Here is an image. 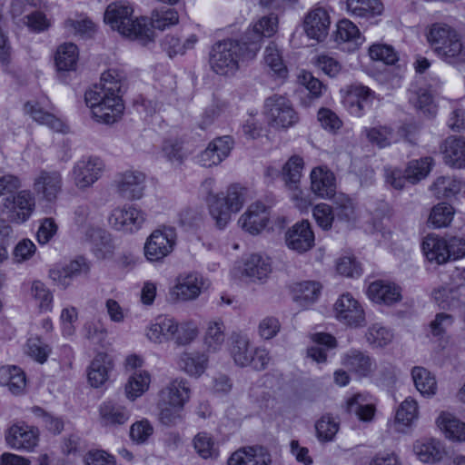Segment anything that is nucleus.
Wrapping results in <instances>:
<instances>
[{"instance_id":"6","label":"nucleus","mask_w":465,"mask_h":465,"mask_svg":"<svg viewBox=\"0 0 465 465\" xmlns=\"http://www.w3.org/2000/svg\"><path fill=\"white\" fill-rule=\"evenodd\" d=\"M264 114L269 124L277 129L290 128L299 121L292 102L279 94L272 95L265 100Z\"/></svg>"},{"instance_id":"25","label":"nucleus","mask_w":465,"mask_h":465,"mask_svg":"<svg viewBox=\"0 0 465 465\" xmlns=\"http://www.w3.org/2000/svg\"><path fill=\"white\" fill-rule=\"evenodd\" d=\"M330 25V15L323 7L313 8L304 19L306 35L318 42L322 41L327 36Z\"/></svg>"},{"instance_id":"60","label":"nucleus","mask_w":465,"mask_h":465,"mask_svg":"<svg viewBox=\"0 0 465 465\" xmlns=\"http://www.w3.org/2000/svg\"><path fill=\"white\" fill-rule=\"evenodd\" d=\"M365 338L370 346L381 348L388 345L392 341L393 334L386 327L375 323L368 328Z\"/></svg>"},{"instance_id":"44","label":"nucleus","mask_w":465,"mask_h":465,"mask_svg":"<svg viewBox=\"0 0 465 465\" xmlns=\"http://www.w3.org/2000/svg\"><path fill=\"white\" fill-rule=\"evenodd\" d=\"M208 357L204 353L183 352L180 355L179 367L191 376H200L205 371Z\"/></svg>"},{"instance_id":"28","label":"nucleus","mask_w":465,"mask_h":465,"mask_svg":"<svg viewBox=\"0 0 465 465\" xmlns=\"http://www.w3.org/2000/svg\"><path fill=\"white\" fill-rule=\"evenodd\" d=\"M333 210L336 225L347 229L351 228L359 218L358 210L353 200L343 193H337L333 197Z\"/></svg>"},{"instance_id":"30","label":"nucleus","mask_w":465,"mask_h":465,"mask_svg":"<svg viewBox=\"0 0 465 465\" xmlns=\"http://www.w3.org/2000/svg\"><path fill=\"white\" fill-rule=\"evenodd\" d=\"M191 390L188 382L183 379H174L164 386L159 392V401L164 404L185 405L189 401Z\"/></svg>"},{"instance_id":"27","label":"nucleus","mask_w":465,"mask_h":465,"mask_svg":"<svg viewBox=\"0 0 465 465\" xmlns=\"http://www.w3.org/2000/svg\"><path fill=\"white\" fill-rule=\"evenodd\" d=\"M333 40L339 45H344L348 51L356 50L364 41L358 26L349 19H341L336 25Z\"/></svg>"},{"instance_id":"15","label":"nucleus","mask_w":465,"mask_h":465,"mask_svg":"<svg viewBox=\"0 0 465 465\" xmlns=\"http://www.w3.org/2000/svg\"><path fill=\"white\" fill-rule=\"evenodd\" d=\"M285 244L288 249L303 254L314 247L315 236L308 221L297 222L285 232Z\"/></svg>"},{"instance_id":"34","label":"nucleus","mask_w":465,"mask_h":465,"mask_svg":"<svg viewBox=\"0 0 465 465\" xmlns=\"http://www.w3.org/2000/svg\"><path fill=\"white\" fill-rule=\"evenodd\" d=\"M444 163L453 168L465 167V138L449 137L442 146Z\"/></svg>"},{"instance_id":"53","label":"nucleus","mask_w":465,"mask_h":465,"mask_svg":"<svg viewBox=\"0 0 465 465\" xmlns=\"http://www.w3.org/2000/svg\"><path fill=\"white\" fill-rule=\"evenodd\" d=\"M263 61L270 70L280 77H284L287 74L286 65L283 63L282 55L278 46L271 42L264 50Z\"/></svg>"},{"instance_id":"55","label":"nucleus","mask_w":465,"mask_h":465,"mask_svg":"<svg viewBox=\"0 0 465 465\" xmlns=\"http://www.w3.org/2000/svg\"><path fill=\"white\" fill-rule=\"evenodd\" d=\"M347 410L363 421L371 420L375 411L374 406L367 403L366 397L360 393L353 395L348 400Z\"/></svg>"},{"instance_id":"64","label":"nucleus","mask_w":465,"mask_h":465,"mask_svg":"<svg viewBox=\"0 0 465 465\" xmlns=\"http://www.w3.org/2000/svg\"><path fill=\"white\" fill-rule=\"evenodd\" d=\"M159 420L165 426H174L183 420L182 412L183 406L164 404L158 401Z\"/></svg>"},{"instance_id":"57","label":"nucleus","mask_w":465,"mask_h":465,"mask_svg":"<svg viewBox=\"0 0 465 465\" xmlns=\"http://www.w3.org/2000/svg\"><path fill=\"white\" fill-rule=\"evenodd\" d=\"M455 214L453 206L447 203H440L432 207L429 223L435 228L447 227L450 224Z\"/></svg>"},{"instance_id":"16","label":"nucleus","mask_w":465,"mask_h":465,"mask_svg":"<svg viewBox=\"0 0 465 465\" xmlns=\"http://www.w3.org/2000/svg\"><path fill=\"white\" fill-rule=\"evenodd\" d=\"M345 370L358 378L371 377L376 370L375 360L367 352L359 349H350L341 357Z\"/></svg>"},{"instance_id":"22","label":"nucleus","mask_w":465,"mask_h":465,"mask_svg":"<svg viewBox=\"0 0 465 465\" xmlns=\"http://www.w3.org/2000/svg\"><path fill=\"white\" fill-rule=\"evenodd\" d=\"M48 108L49 101L46 98L41 101H30L25 104V112L35 122L55 132H64L65 125L63 121L50 113Z\"/></svg>"},{"instance_id":"21","label":"nucleus","mask_w":465,"mask_h":465,"mask_svg":"<svg viewBox=\"0 0 465 465\" xmlns=\"http://www.w3.org/2000/svg\"><path fill=\"white\" fill-rule=\"evenodd\" d=\"M272 456L262 446L242 447L232 453L227 465H271Z\"/></svg>"},{"instance_id":"42","label":"nucleus","mask_w":465,"mask_h":465,"mask_svg":"<svg viewBox=\"0 0 465 465\" xmlns=\"http://www.w3.org/2000/svg\"><path fill=\"white\" fill-rule=\"evenodd\" d=\"M322 285L318 282L305 281L293 286V299L302 306H307L318 300Z\"/></svg>"},{"instance_id":"35","label":"nucleus","mask_w":465,"mask_h":465,"mask_svg":"<svg viewBox=\"0 0 465 465\" xmlns=\"http://www.w3.org/2000/svg\"><path fill=\"white\" fill-rule=\"evenodd\" d=\"M334 175L327 169L318 167L311 173V187L312 192L322 198L334 197Z\"/></svg>"},{"instance_id":"33","label":"nucleus","mask_w":465,"mask_h":465,"mask_svg":"<svg viewBox=\"0 0 465 465\" xmlns=\"http://www.w3.org/2000/svg\"><path fill=\"white\" fill-rule=\"evenodd\" d=\"M0 386L6 387L14 395H22L26 388L25 373L15 365L1 366Z\"/></svg>"},{"instance_id":"36","label":"nucleus","mask_w":465,"mask_h":465,"mask_svg":"<svg viewBox=\"0 0 465 465\" xmlns=\"http://www.w3.org/2000/svg\"><path fill=\"white\" fill-rule=\"evenodd\" d=\"M369 298L376 303L391 305L401 300V292L398 286L392 283L376 281L368 288Z\"/></svg>"},{"instance_id":"54","label":"nucleus","mask_w":465,"mask_h":465,"mask_svg":"<svg viewBox=\"0 0 465 465\" xmlns=\"http://www.w3.org/2000/svg\"><path fill=\"white\" fill-rule=\"evenodd\" d=\"M462 291H465V287H442L433 292V298L439 307L450 310L459 307Z\"/></svg>"},{"instance_id":"1","label":"nucleus","mask_w":465,"mask_h":465,"mask_svg":"<svg viewBox=\"0 0 465 465\" xmlns=\"http://www.w3.org/2000/svg\"><path fill=\"white\" fill-rule=\"evenodd\" d=\"M123 76L114 69L104 72L101 83L84 94L86 105L99 123L114 124L121 119L124 105L120 94Z\"/></svg>"},{"instance_id":"40","label":"nucleus","mask_w":465,"mask_h":465,"mask_svg":"<svg viewBox=\"0 0 465 465\" xmlns=\"http://www.w3.org/2000/svg\"><path fill=\"white\" fill-rule=\"evenodd\" d=\"M463 183L454 176L442 175L430 186L431 193L439 199L451 198L462 191Z\"/></svg>"},{"instance_id":"10","label":"nucleus","mask_w":465,"mask_h":465,"mask_svg":"<svg viewBox=\"0 0 465 465\" xmlns=\"http://www.w3.org/2000/svg\"><path fill=\"white\" fill-rule=\"evenodd\" d=\"M333 312L336 320L348 327L360 328L366 324L365 312L361 304L349 292L337 299Z\"/></svg>"},{"instance_id":"11","label":"nucleus","mask_w":465,"mask_h":465,"mask_svg":"<svg viewBox=\"0 0 465 465\" xmlns=\"http://www.w3.org/2000/svg\"><path fill=\"white\" fill-rule=\"evenodd\" d=\"M2 205L11 222L24 223L35 210V199L29 190H22L13 196L4 198Z\"/></svg>"},{"instance_id":"17","label":"nucleus","mask_w":465,"mask_h":465,"mask_svg":"<svg viewBox=\"0 0 465 465\" xmlns=\"http://www.w3.org/2000/svg\"><path fill=\"white\" fill-rule=\"evenodd\" d=\"M203 286V277L196 272L179 275L170 290V296L173 301H192L200 295Z\"/></svg>"},{"instance_id":"32","label":"nucleus","mask_w":465,"mask_h":465,"mask_svg":"<svg viewBox=\"0 0 465 465\" xmlns=\"http://www.w3.org/2000/svg\"><path fill=\"white\" fill-rule=\"evenodd\" d=\"M177 322L171 317L160 315L148 326L146 336L155 343H163L174 338Z\"/></svg>"},{"instance_id":"14","label":"nucleus","mask_w":465,"mask_h":465,"mask_svg":"<svg viewBox=\"0 0 465 465\" xmlns=\"http://www.w3.org/2000/svg\"><path fill=\"white\" fill-rule=\"evenodd\" d=\"M103 162L96 157L83 158L77 161L72 170V180L79 190L91 187L101 177Z\"/></svg>"},{"instance_id":"37","label":"nucleus","mask_w":465,"mask_h":465,"mask_svg":"<svg viewBox=\"0 0 465 465\" xmlns=\"http://www.w3.org/2000/svg\"><path fill=\"white\" fill-rule=\"evenodd\" d=\"M447 239L436 234H429L422 242V251L430 262L442 264L448 262Z\"/></svg>"},{"instance_id":"49","label":"nucleus","mask_w":465,"mask_h":465,"mask_svg":"<svg viewBox=\"0 0 465 465\" xmlns=\"http://www.w3.org/2000/svg\"><path fill=\"white\" fill-rule=\"evenodd\" d=\"M438 425L447 438L453 440H465V423L450 413H442L437 420Z\"/></svg>"},{"instance_id":"48","label":"nucleus","mask_w":465,"mask_h":465,"mask_svg":"<svg viewBox=\"0 0 465 465\" xmlns=\"http://www.w3.org/2000/svg\"><path fill=\"white\" fill-rule=\"evenodd\" d=\"M29 294L35 302L41 312H51L53 308V293L49 288L41 281L35 280L31 282Z\"/></svg>"},{"instance_id":"43","label":"nucleus","mask_w":465,"mask_h":465,"mask_svg":"<svg viewBox=\"0 0 465 465\" xmlns=\"http://www.w3.org/2000/svg\"><path fill=\"white\" fill-rule=\"evenodd\" d=\"M78 48L73 43H64L58 46L54 61L59 71H72L76 67L78 61Z\"/></svg>"},{"instance_id":"2","label":"nucleus","mask_w":465,"mask_h":465,"mask_svg":"<svg viewBox=\"0 0 465 465\" xmlns=\"http://www.w3.org/2000/svg\"><path fill=\"white\" fill-rule=\"evenodd\" d=\"M133 14L134 9L129 4L114 2L106 7L104 20L122 36L147 45L153 41L154 32L149 26L147 18H134Z\"/></svg>"},{"instance_id":"56","label":"nucleus","mask_w":465,"mask_h":465,"mask_svg":"<svg viewBox=\"0 0 465 465\" xmlns=\"http://www.w3.org/2000/svg\"><path fill=\"white\" fill-rule=\"evenodd\" d=\"M433 165V160L430 157H424L419 160H412L408 163L405 169L409 183L415 184L420 180L426 178Z\"/></svg>"},{"instance_id":"51","label":"nucleus","mask_w":465,"mask_h":465,"mask_svg":"<svg viewBox=\"0 0 465 465\" xmlns=\"http://www.w3.org/2000/svg\"><path fill=\"white\" fill-rule=\"evenodd\" d=\"M412 380L416 389L422 394L431 396L436 393L437 382L435 377L423 367H414L411 371Z\"/></svg>"},{"instance_id":"58","label":"nucleus","mask_w":465,"mask_h":465,"mask_svg":"<svg viewBox=\"0 0 465 465\" xmlns=\"http://www.w3.org/2000/svg\"><path fill=\"white\" fill-rule=\"evenodd\" d=\"M339 429V422L330 415L322 416L315 424L316 435L321 442L332 441Z\"/></svg>"},{"instance_id":"52","label":"nucleus","mask_w":465,"mask_h":465,"mask_svg":"<svg viewBox=\"0 0 465 465\" xmlns=\"http://www.w3.org/2000/svg\"><path fill=\"white\" fill-rule=\"evenodd\" d=\"M303 160L298 155L292 156L282 167V176L289 188H295L300 182L303 169Z\"/></svg>"},{"instance_id":"61","label":"nucleus","mask_w":465,"mask_h":465,"mask_svg":"<svg viewBox=\"0 0 465 465\" xmlns=\"http://www.w3.org/2000/svg\"><path fill=\"white\" fill-rule=\"evenodd\" d=\"M195 451L203 459H213L218 456V448L213 438L206 432H199L193 438Z\"/></svg>"},{"instance_id":"47","label":"nucleus","mask_w":465,"mask_h":465,"mask_svg":"<svg viewBox=\"0 0 465 465\" xmlns=\"http://www.w3.org/2000/svg\"><path fill=\"white\" fill-rule=\"evenodd\" d=\"M225 341V325L220 320H214L208 322L204 334V343L209 351H218Z\"/></svg>"},{"instance_id":"50","label":"nucleus","mask_w":465,"mask_h":465,"mask_svg":"<svg viewBox=\"0 0 465 465\" xmlns=\"http://www.w3.org/2000/svg\"><path fill=\"white\" fill-rule=\"evenodd\" d=\"M87 237L97 258L103 259L112 252L113 246L107 232L100 228H91L87 232Z\"/></svg>"},{"instance_id":"18","label":"nucleus","mask_w":465,"mask_h":465,"mask_svg":"<svg viewBox=\"0 0 465 465\" xmlns=\"http://www.w3.org/2000/svg\"><path fill=\"white\" fill-rule=\"evenodd\" d=\"M89 266L84 258L73 260L65 264H57L49 271V278L62 289L71 285L73 280L83 273H87Z\"/></svg>"},{"instance_id":"38","label":"nucleus","mask_w":465,"mask_h":465,"mask_svg":"<svg viewBox=\"0 0 465 465\" xmlns=\"http://www.w3.org/2000/svg\"><path fill=\"white\" fill-rule=\"evenodd\" d=\"M347 13L353 18L370 19L382 13L383 5L380 0H346Z\"/></svg>"},{"instance_id":"26","label":"nucleus","mask_w":465,"mask_h":465,"mask_svg":"<svg viewBox=\"0 0 465 465\" xmlns=\"http://www.w3.org/2000/svg\"><path fill=\"white\" fill-rule=\"evenodd\" d=\"M99 421L104 427L115 428L125 424L130 417V411L114 401L102 402L98 409Z\"/></svg>"},{"instance_id":"29","label":"nucleus","mask_w":465,"mask_h":465,"mask_svg":"<svg viewBox=\"0 0 465 465\" xmlns=\"http://www.w3.org/2000/svg\"><path fill=\"white\" fill-rule=\"evenodd\" d=\"M269 221V212L262 203H255L249 206L247 211L240 217L239 223L252 234L259 233Z\"/></svg>"},{"instance_id":"59","label":"nucleus","mask_w":465,"mask_h":465,"mask_svg":"<svg viewBox=\"0 0 465 465\" xmlns=\"http://www.w3.org/2000/svg\"><path fill=\"white\" fill-rule=\"evenodd\" d=\"M418 416V404L415 400L407 398L399 407L395 416V425L403 427L409 426ZM398 431L401 428H396Z\"/></svg>"},{"instance_id":"4","label":"nucleus","mask_w":465,"mask_h":465,"mask_svg":"<svg viewBox=\"0 0 465 465\" xmlns=\"http://www.w3.org/2000/svg\"><path fill=\"white\" fill-rule=\"evenodd\" d=\"M427 40L437 56L448 64L460 68L465 65V44L460 35L443 23L431 25Z\"/></svg>"},{"instance_id":"31","label":"nucleus","mask_w":465,"mask_h":465,"mask_svg":"<svg viewBox=\"0 0 465 465\" xmlns=\"http://www.w3.org/2000/svg\"><path fill=\"white\" fill-rule=\"evenodd\" d=\"M272 272V261L258 253L251 254L243 263L242 275L251 282H263Z\"/></svg>"},{"instance_id":"23","label":"nucleus","mask_w":465,"mask_h":465,"mask_svg":"<svg viewBox=\"0 0 465 465\" xmlns=\"http://www.w3.org/2000/svg\"><path fill=\"white\" fill-rule=\"evenodd\" d=\"M278 27V18L274 15H269L258 19L247 29L244 35V43L252 45H257V53L261 49L262 42L264 37L272 36Z\"/></svg>"},{"instance_id":"3","label":"nucleus","mask_w":465,"mask_h":465,"mask_svg":"<svg viewBox=\"0 0 465 465\" xmlns=\"http://www.w3.org/2000/svg\"><path fill=\"white\" fill-rule=\"evenodd\" d=\"M257 55V45H249L241 41L226 39L215 44L210 54V64L213 72L221 75L234 74L241 63L251 61Z\"/></svg>"},{"instance_id":"46","label":"nucleus","mask_w":465,"mask_h":465,"mask_svg":"<svg viewBox=\"0 0 465 465\" xmlns=\"http://www.w3.org/2000/svg\"><path fill=\"white\" fill-rule=\"evenodd\" d=\"M151 383V375L146 371H136L130 377L125 385L126 397L134 401L148 391Z\"/></svg>"},{"instance_id":"20","label":"nucleus","mask_w":465,"mask_h":465,"mask_svg":"<svg viewBox=\"0 0 465 465\" xmlns=\"http://www.w3.org/2000/svg\"><path fill=\"white\" fill-rule=\"evenodd\" d=\"M374 99V93L367 86L352 84L343 96V104L351 114L361 116Z\"/></svg>"},{"instance_id":"62","label":"nucleus","mask_w":465,"mask_h":465,"mask_svg":"<svg viewBox=\"0 0 465 465\" xmlns=\"http://www.w3.org/2000/svg\"><path fill=\"white\" fill-rule=\"evenodd\" d=\"M179 22V15L176 10L170 7H164L156 10L152 14L150 27L164 30L170 25H174ZM153 30V28H151Z\"/></svg>"},{"instance_id":"45","label":"nucleus","mask_w":465,"mask_h":465,"mask_svg":"<svg viewBox=\"0 0 465 465\" xmlns=\"http://www.w3.org/2000/svg\"><path fill=\"white\" fill-rule=\"evenodd\" d=\"M312 340L317 345L312 346L307 350L308 357L311 358L312 361H316L317 363L326 362V361H327L326 350L319 347L318 345H325L329 349L335 348L337 346L336 339L329 333L318 332V333H314L312 336Z\"/></svg>"},{"instance_id":"8","label":"nucleus","mask_w":465,"mask_h":465,"mask_svg":"<svg viewBox=\"0 0 465 465\" xmlns=\"http://www.w3.org/2000/svg\"><path fill=\"white\" fill-rule=\"evenodd\" d=\"M40 431L37 427L25 421H15L11 424L5 433L6 444L18 451H34L38 446Z\"/></svg>"},{"instance_id":"19","label":"nucleus","mask_w":465,"mask_h":465,"mask_svg":"<svg viewBox=\"0 0 465 465\" xmlns=\"http://www.w3.org/2000/svg\"><path fill=\"white\" fill-rule=\"evenodd\" d=\"M63 187V178L58 171H41L34 180V191L42 199L54 202Z\"/></svg>"},{"instance_id":"7","label":"nucleus","mask_w":465,"mask_h":465,"mask_svg":"<svg viewBox=\"0 0 465 465\" xmlns=\"http://www.w3.org/2000/svg\"><path fill=\"white\" fill-rule=\"evenodd\" d=\"M146 218V213L139 206L125 203L111 211L108 216V223L116 231L134 233L143 227Z\"/></svg>"},{"instance_id":"13","label":"nucleus","mask_w":465,"mask_h":465,"mask_svg":"<svg viewBox=\"0 0 465 465\" xmlns=\"http://www.w3.org/2000/svg\"><path fill=\"white\" fill-rule=\"evenodd\" d=\"M146 175L138 170H127L116 175L114 184L117 193L130 201L139 200L144 194Z\"/></svg>"},{"instance_id":"63","label":"nucleus","mask_w":465,"mask_h":465,"mask_svg":"<svg viewBox=\"0 0 465 465\" xmlns=\"http://www.w3.org/2000/svg\"><path fill=\"white\" fill-rule=\"evenodd\" d=\"M411 103L425 114L432 115L435 114V105L433 96L427 88H420L410 97Z\"/></svg>"},{"instance_id":"12","label":"nucleus","mask_w":465,"mask_h":465,"mask_svg":"<svg viewBox=\"0 0 465 465\" xmlns=\"http://www.w3.org/2000/svg\"><path fill=\"white\" fill-rule=\"evenodd\" d=\"M414 127L411 124H403L395 132L389 125H377L365 129V134L368 141L378 146L379 148H385L392 143H397L401 137L405 138L410 143H414L412 139V133Z\"/></svg>"},{"instance_id":"5","label":"nucleus","mask_w":465,"mask_h":465,"mask_svg":"<svg viewBox=\"0 0 465 465\" xmlns=\"http://www.w3.org/2000/svg\"><path fill=\"white\" fill-rule=\"evenodd\" d=\"M244 203V188L230 185L225 193H210L207 198L209 213L216 226L224 228L232 219V214L238 213Z\"/></svg>"},{"instance_id":"39","label":"nucleus","mask_w":465,"mask_h":465,"mask_svg":"<svg viewBox=\"0 0 465 465\" xmlns=\"http://www.w3.org/2000/svg\"><path fill=\"white\" fill-rule=\"evenodd\" d=\"M254 348L246 335L236 334L232 337L231 356L234 363L241 367L249 366L252 362Z\"/></svg>"},{"instance_id":"9","label":"nucleus","mask_w":465,"mask_h":465,"mask_svg":"<svg viewBox=\"0 0 465 465\" xmlns=\"http://www.w3.org/2000/svg\"><path fill=\"white\" fill-rule=\"evenodd\" d=\"M176 232L172 227L154 230L144 243V256L150 262H160L173 250Z\"/></svg>"},{"instance_id":"41","label":"nucleus","mask_w":465,"mask_h":465,"mask_svg":"<svg viewBox=\"0 0 465 465\" xmlns=\"http://www.w3.org/2000/svg\"><path fill=\"white\" fill-rule=\"evenodd\" d=\"M413 448L415 454L422 462H436L444 455L440 442L434 439L417 440Z\"/></svg>"},{"instance_id":"24","label":"nucleus","mask_w":465,"mask_h":465,"mask_svg":"<svg viewBox=\"0 0 465 465\" xmlns=\"http://www.w3.org/2000/svg\"><path fill=\"white\" fill-rule=\"evenodd\" d=\"M114 362L111 355L105 352L95 354L87 370V379L94 388H100L109 379L110 372L114 370Z\"/></svg>"}]
</instances>
